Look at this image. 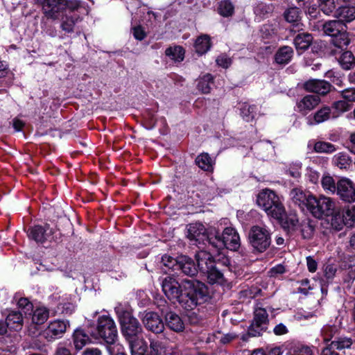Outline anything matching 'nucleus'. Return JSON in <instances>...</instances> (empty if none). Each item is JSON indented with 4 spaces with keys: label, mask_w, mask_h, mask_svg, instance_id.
<instances>
[{
    "label": "nucleus",
    "mask_w": 355,
    "mask_h": 355,
    "mask_svg": "<svg viewBox=\"0 0 355 355\" xmlns=\"http://www.w3.org/2000/svg\"><path fill=\"white\" fill-rule=\"evenodd\" d=\"M345 28H346V26L345 23H343L340 20L329 21L323 25V31L324 33L331 37L338 35Z\"/></svg>",
    "instance_id": "obj_27"
},
{
    "label": "nucleus",
    "mask_w": 355,
    "mask_h": 355,
    "mask_svg": "<svg viewBox=\"0 0 355 355\" xmlns=\"http://www.w3.org/2000/svg\"><path fill=\"white\" fill-rule=\"evenodd\" d=\"M73 344L76 349H81L90 342L89 336L80 329H76L73 335Z\"/></svg>",
    "instance_id": "obj_33"
},
{
    "label": "nucleus",
    "mask_w": 355,
    "mask_h": 355,
    "mask_svg": "<svg viewBox=\"0 0 355 355\" xmlns=\"http://www.w3.org/2000/svg\"><path fill=\"white\" fill-rule=\"evenodd\" d=\"M335 16L343 23L355 19V7L342 5L336 10Z\"/></svg>",
    "instance_id": "obj_23"
},
{
    "label": "nucleus",
    "mask_w": 355,
    "mask_h": 355,
    "mask_svg": "<svg viewBox=\"0 0 355 355\" xmlns=\"http://www.w3.org/2000/svg\"><path fill=\"white\" fill-rule=\"evenodd\" d=\"M342 96L347 102L355 101V89H347L342 92Z\"/></svg>",
    "instance_id": "obj_59"
},
{
    "label": "nucleus",
    "mask_w": 355,
    "mask_h": 355,
    "mask_svg": "<svg viewBox=\"0 0 355 355\" xmlns=\"http://www.w3.org/2000/svg\"><path fill=\"white\" fill-rule=\"evenodd\" d=\"M257 203L268 216L277 220L284 218V206L279 197L273 191L266 189L260 191L257 198Z\"/></svg>",
    "instance_id": "obj_3"
},
{
    "label": "nucleus",
    "mask_w": 355,
    "mask_h": 355,
    "mask_svg": "<svg viewBox=\"0 0 355 355\" xmlns=\"http://www.w3.org/2000/svg\"><path fill=\"white\" fill-rule=\"evenodd\" d=\"M282 351L280 347H276L268 350L262 349H254L250 355H282Z\"/></svg>",
    "instance_id": "obj_54"
},
{
    "label": "nucleus",
    "mask_w": 355,
    "mask_h": 355,
    "mask_svg": "<svg viewBox=\"0 0 355 355\" xmlns=\"http://www.w3.org/2000/svg\"><path fill=\"white\" fill-rule=\"evenodd\" d=\"M338 61L345 70H349L355 65V57L349 51L343 52L338 58Z\"/></svg>",
    "instance_id": "obj_31"
},
{
    "label": "nucleus",
    "mask_w": 355,
    "mask_h": 355,
    "mask_svg": "<svg viewBox=\"0 0 355 355\" xmlns=\"http://www.w3.org/2000/svg\"><path fill=\"white\" fill-rule=\"evenodd\" d=\"M313 37L311 34L300 33L295 37L294 44L297 50L304 51L310 46Z\"/></svg>",
    "instance_id": "obj_32"
},
{
    "label": "nucleus",
    "mask_w": 355,
    "mask_h": 355,
    "mask_svg": "<svg viewBox=\"0 0 355 355\" xmlns=\"http://www.w3.org/2000/svg\"><path fill=\"white\" fill-rule=\"evenodd\" d=\"M343 220L338 225H336V230H340L343 226L352 227L355 224V205L346 206L343 211Z\"/></svg>",
    "instance_id": "obj_21"
},
{
    "label": "nucleus",
    "mask_w": 355,
    "mask_h": 355,
    "mask_svg": "<svg viewBox=\"0 0 355 355\" xmlns=\"http://www.w3.org/2000/svg\"><path fill=\"white\" fill-rule=\"evenodd\" d=\"M128 342L132 355H146V352L148 345L141 336L132 339L131 340H128Z\"/></svg>",
    "instance_id": "obj_25"
},
{
    "label": "nucleus",
    "mask_w": 355,
    "mask_h": 355,
    "mask_svg": "<svg viewBox=\"0 0 355 355\" xmlns=\"http://www.w3.org/2000/svg\"><path fill=\"white\" fill-rule=\"evenodd\" d=\"M234 6L230 0H223L218 5V12L223 17L232 16L234 13Z\"/></svg>",
    "instance_id": "obj_45"
},
{
    "label": "nucleus",
    "mask_w": 355,
    "mask_h": 355,
    "mask_svg": "<svg viewBox=\"0 0 355 355\" xmlns=\"http://www.w3.org/2000/svg\"><path fill=\"white\" fill-rule=\"evenodd\" d=\"M319 6L324 14L329 15L335 10L336 2L334 0H319Z\"/></svg>",
    "instance_id": "obj_53"
},
{
    "label": "nucleus",
    "mask_w": 355,
    "mask_h": 355,
    "mask_svg": "<svg viewBox=\"0 0 355 355\" xmlns=\"http://www.w3.org/2000/svg\"><path fill=\"white\" fill-rule=\"evenodd\" d=\"M301 14V11L296 7H291L285 10L284 17L291 24L292 31L297 32L303 29Z\"/></svg>",
    "instance_id": "obj_15"
},
{
    "label": "nucleus",
    "mask_w": 355,
    "mask_h": 355,
    "mask_svg": "<svg viewBox=\"0 0 355 355\" xmlns=\"http://www.w3.org/2000/svg\"><path fill=\"white\" fill-rule=\"evenodd\" d=\"M209 227L207 230L200 223H191L187 227V237L193 245L204 243L205 241L208 242L209 235Z\"/></svg>",
    "instance_id": "obj_9"
},
{
    "label": "nucleus",
    "mask_w": 355,
    "mask_h": 355,
    "mask_svg": "<svg viewBox=\"0 0 355 355\" xmlns=\"http://www.w3.org/2000/svg\"><path fill=\"white\" fill-rule=\"evenodd\" d=\"M166 325L175 332L183 331L184 324L181 318L173 312H168L165 315Z\"/></svg>",
    "instance_id": "obj_22"
},
{
    "label": "nucleus",
    "mask_w": 355,
    "mask_h": 355,
    "mask_svg": "<svg viewBox=\"0 0 355 355\" xmlns=\"http://www.w3.org/2000/svg\"><path fill=\"white\" fill-rule=\"evenodd\" d=\"M331 85L327 81L322 80L312 79L304 84L305 90L309 92H314L321 95H326L331 90Z\"/></svg>",
    "instance_id": "obj_18"
},
{
    "label": "nucleus",
    "mask_w": 355,
    "mask_h": 355,
    "mask_svg": "<svg viewBox=\"0 0 355 355\" xmlns=\"http://www.w3.org/2000/svg\"><path fill=\"white\" fill-rule=\"evenodd\" d=\"M150 347L154 355H166L168 354L167 347L159 340H150Z\"/></svg>",
    "instance_id": "obj_47"
},
{
    "label": "nucleus",
    "mask_w": 355,
    "mask_h": 355,
    "mask_svg": "<svg viewBox=\"0 0 355 355\" xmlns=\"http://www.w3.org/2000/svg\"><path fill=\"white\" fill-rule=\"evenodd\" d=\"M80 19V17L76 15L71 16L66 15L62 19L61 28L68 33L73 31V28L76 22Z\"/></svg>",
    "instance_id": "obj_43"
},
{
    "label": "nucleus",
    "mask_w": 355,
    "mask_h": 355,
    "mask_svg": "<svg viewBox=\"0 0 355 355\" xmlns=\"http://www.w3.org/2000/svg\"><path fill=\"white\" fill-rule=\"evenodd\" d=\"M249 241L252 246L258 252L265 251L270 245V235L265 227L255 225L249 233Z\"/></svg>",
    "instance_id": "obj_7"
},
{
    "label": "nucleus",
    "mask_w": 355,
    "mask_h": 355,
    "mask_svg": "<svg viewBox=\"0 0 355 355\" xmlns=\"http://www.w3.org/2000/svg\"><path fill=\"white\" fill-rule=\"evenodd\" d=\"M67 8L69 9L71 11H74L79 8H83L85 10L86 14H89V8L88 6L78 0H66L64 10Z\"/></svg>",
    "instance_id": "obj_49"
},
{
    "label": "nucleus",
    "mask_w": 355,
    "mask_h": 355,
    "mask_svg": "<svg viewBox=\"0 0 355 355\" xmlns=\"http://www.w3.org/2000/svg\"><path fill=\"white\" fill-rule=\"evenodd\" d=\"M352 345V340L347 337H340L333 340L331 344L324 347L321 352V355H340L334 349L343 350L348 349Z\"/></svg>",
    "instance_id": "obj_16"
},
{
    "label": "nucleus",
    "mask_w": 355,
    "mask_h": 355,
    "mask_svg": "<svg viewBox=\"0 0 355 355\" xmlns=\"http://www.w3.org/2000/svg\"><path fill=\"white\" fill-rule=\"evenodd\" d=\"M334 107L340 112H344L349 110V105L346 101H338L334 103Z\"/></svg>",
    "instance_id": "obj_60"
},
{
    "label": "nucleus",
    "mask_w": 355,
    "mask_h": 355,
    "mask_svg": "<svg viewBox=\"0 0 355 355\" xmlns=\"http://www.w3.org/2000/svg\"><path fill=\"white\" fill-rule=\"evenodd\" d=\"M210 38L207 35L198 37L195 42V49L198 54L206 53L210 48Z\"/></svg>",
    "instance_id": "obj_36"
},
{
    "label": "nucleus",
    "mask_w": 355,
    "mask_h": 355,
    "mask_svg": "<svg viewBox=\"0 0 355 355\" xmlns=\"http://www.w3.org/2000/svg\"><path fill=\"white\" fill-rule=\"evenodd\" d=\"M141 320L146 329L155 334H160L164 329V324L157 313L146 312L144 313Z\"/></svg>",
    "instance_id": "obj_13"
},
{
    "label": "nucleus",
    "mask_w": 355,
    "mask_h": 355,
    "mask_svg": "<svg viewBox=\"0 0 355 355\" xmlns=\"http://www.w3.org/2000/svg\"><path fill=\"white\" fill-rule=\"evenodd\" d=\"M320 103V98L315 95H306L297 103V108L302 114H307Z\"/></svg>",
    "instance_id": "obj_17"
},
{
    "label": "nucleus",
    "mask_w": 355,
    "mask_h": 355,
    "mask_svg": "<svg viewBox=\"0 0 355 355\" xmlns=\"http://www.w3.org/2000/svg\"><path fill=\"white\" fill-rule=\"evenodd\" d=\"M32 321L37 324H43L49 318V310L46 307H37L34 311L33 310Z\"/></svg>",
    "instance_id": "obj_35"
},
{
    "label": "nucleus",
    "mask_w": 355,
    "mask_h": 355,
    "mask_svg": "<svg viewBox=\"0 0 355 355\" xmlns=\"http://www.w3.org/2000/svg\"><path fill=\"white\" fill-rule=\"evenodd\" d=\"M336 270L337 268L334 264H327L324 269V275L327 279H331L334 277Z\"/></svg>",
    "instance_id": "obj_58"
},
{
    "label": "nucleus",
    "mask_w": 355,
    "mask_h": 355,
    "mask_svg": "<svg viewBox=\"0 0 355 355\" xmlns=\"http://www.w3.org/2000/svg\"><path fill=\"white\" fill-rule=\"evenodd\" d=\"M162 288L166 297L173 303L178 302L183 299L184 291L177 279L172 275L165 277L162 280Z\"/></svg>",
    "instance_id": "obj_8"
},
{
    "label": "nucleus",
    "mask_w": 355,
    "mask_h": 355,
    "mask_svg": "<svg viewBox=\"0 0 355 355\" xmlns=\"http://www.w3.org/2000/svg\"><path fill=\"white\" fill-rule=\"evenodd\" d=\"M301 163L295 162L291 164L289 168L287 170L288 175L294 178H297L301 175Z\"/></svg>",
    "instance_id": "obj_57"
},
{
    "label": "nucleus",
    "mask_w": 355,
    "mask_h": 355,
    "mask_svg": "<svg viewBox=\"0 0 355 355\" xmlns=\"http://www.w3.org/2000/svg\"><path fill=\"white\" fill-rule=\"evenodd\" d=\"M293 54V51L291 47L284 46L281 47L276 53L275 59L277 64H286L288 63Z\"/></svg>",
    "instance_id": "obj_30"
},
{
    "label": "nucleus",
    "mask_w": 355,
    "mask_h": 355,
    "mask_svg": "<svg viewBox=\"0 0 355 355\" xmlns=\"http://www.w3.org/2000/svg\"><path fill=\"white\" fill-rule=\"evenodd\" d=\"M166 55L175 62H182L184 58V50L180 46H171L166 50Z\"/></svg>",
    "instance_id": "obj_40"
},
{
    "label": "nucleus",
    "mask_w": 355,
    "mask_h": 355,
    "mask_svg": "<svg viewBox=\"0 0 355 355\" xmlns=\"http://www.w3.org/2000/svg\"><path fill=\"white\" fill-rule=\"evenodd\" d=\"M336 209V201L330 197L320 195L316 197L309 195L307 209L317 218L329 216L334 214Z\"/></svg>",
    "instance_id": "obj_4"
},
{
    "label": "nucleus",
    "mask_w": 355,
    "mask_h": 355,
    "mask_svg": "<svg viewBox=\"0 0 355 355\" xmlns=\"http://www.w3.org/2000/svg\"><path fill=\"white\" fill-rule=\"evenodd\" d=\"M257 108L255 105L243 104L241 108V115L245 121H252L257 114Z\"/></svg>",
    "instance_id": "obj_41"
},
{
    "label": "nucleus",
    "mask_w": 355,
    "mask_h": 355,
    "mask_svg": "<svg viewBox=\"0 0 355 355\" xmlns=\"http://www.w3.org/2000/svg\"><path fill=\"white\" fill-rule=\"evenodd\" d=\"M333 162L340 168H346L350 164L351 159L347 153H339L334 155Z\"/></svg>",
    "instance_id": "obj_46"
},
{
    "label": "nucleus",
    "mask_w": 355,
    "mask_h": 355,
    "mask_svg": "<svg viewBox=\"0 0 355 355\" xmlns=\"http://www.w3.org/2000/svg\"><path fill=\"white\" fill-rule=\"evenodd\" d=\"M213 77L211 74L207 73L201 76L198 83V89L204 94H208L211 91V85L212 84Z\"/></svg>",
    "instance_id": "obj_42"
},
{
    "label": "nucleus",
    "mask_w": 355,
    "mask_h": 355,
    "mask_svg": "<svg viewBox=\"0 0 355 355\" xmlns=\"http://www.w3.org/2000/svg\"><path fill=\"white\" fill-rule=\"evenodd\" d=\"M204 274L207 275L209 284L223 285L225 282L223 274L218 269L216 264L209 268Z\"/></svg>",
    "instance_id": "obj_28"
},
{
    "label": "nucleus",
    "mask_w": 355,
    "mask_h": 355,
    "mask_svg": "<svg viewBox=\"0 0 355 355\" xmlns=\"http://www.w3.org/2000/svg\"><path fill=\"white\" fill-rule=\"evenodd\" d=\"M116 311L121 326L122 334L127 341L141 336L142 327L137 318L128 311H121L119 309Z\"/></svg>",
    "instance_id": "obj_5"
},
{
    "label": "nucleus",
    "mask_w": 355,
    "mask_h": 355,
    "mask_svg": "<svg viewBox=\"0 0 355 355\" xmlns=\"http://www.w3.org/2000/svg\"><path fill=\"white\" fill-rule=\"evenodd\" d=\"M309 195H306L301 189L295 188L291 191V197L294 203L298 205L300 207L306 205L308 207V200Z\"/></svg>",
    "instance_id": "obj_34"
},
{
    "label": "nucleus",
    "mask_w": 355,
    "mask_h": 355,
    "mask_svg": "<svg viewBox=\"0 0 355 355\" xmlns=\"http://www.w3.org/2000/svg\"><path fill=\"white\" fill-rule=\"evenodd\" d=\"M66 0H44L42 10L48 19H57L64 10Z\"/></svg>",
    "instance_id": "obj_12"
},
{
    "label": "nucleus",
    "mask_w": 355,
    "mask_h": 355,
    "mask_svg": "<svg viewBox=\"0 0 355 355\" xmlns=\"http://www.w3.org/2000/svg\"><path fill=\"white\" fill-rule=\"evenodd\" d=\"M49 229V226L35 225L28 230V237L31 239L35 241L37 243H43L46 240L47 233L46 231Z\"/></svg>",
    "instance_id": "obj_24"
},
{
    "label": "nucleus",
    "mask_w": 355,
    "mask_h": 355,
    "mask_svg": "<svg viewBox=\"0 0 355 355\" xmlns=\"http://www.w3.org/2000/svg\"><path fill=\"white\" fill-rule=\"evenodd\" d=\"M97 333L99 338L103 339L110 347L109 350L114 351L115 347L119 350L121 347L119 344H116L117 338V330L114 320L108 316H101L98 318Z\"/></svg>",
    "instance_id": "obj_6"
},
{
    "label": "nucleus",
    "mask_w": 355,
    "mask_h": 355,
    "mask_svg": "<svg viewBox=\"0 0 355 355\" xmlns=\"http://www.w3.org/2000/svg\"><path fill=\"white\" fill-rule=\"evenodd\" d=\"M196 164L202 170L211 171L213 170L214 162L207 153H202L196 159Z\"/></svg>",
    "instance_id": "obj_37"
},
{
    "label": "nucleus",
    "mask_w": 355,
    "mask_h": 355,
    "mask_svg": "<svg viewBox=\"0 0 355 355\" xmlns=\"http://www.w3.org/2000/svg\"><path fill=\"white\" fill-rule=\"evenodd\" d=\"M314 149L318 153H331L336 149L335 146L329 142L318 141L315 144Z\"/></svg>",
    "instance_id": "obj_50"
},
{
    "label": "nucleus",
    "mask_w": 355,
    "mask_h": 355,
    "mask_svg": "<svg viewBox=\"0 0 355 355\" xmlns=\"http://www.w3.org/2000/svg\"><path fill=\"white\" fill-rule=\"evenodd\" d=\"M82 355H102V353L98 348L88 347L83 352Z\"/></svg>",
    "instance_id": "obj_64"
},
{
    "label": "nucleus",
    "mask_w": 355,
    "mask_h": 355,
    "mask_svg": "<svg viewBox=\"0 0 355 355\" xmlns=\"http://www.w3.org/2000/svg\"><path fill=\"white\" fill-rule=\"evenodd\" d=\"M69 326L68 321L57 320L51 322L44 331L46 337L54 340L62 336Z\"/></svg>",
    "instance_id": "obj_14"
},
{
    "label": "nucleus",
    "mask_w": 355,
    "mask_h": 355,
    "mask_svg": "<svg viewBox=\"0 0 355 355\" xmlns=\"http://www.w3.org/2000/svg\"><path fill=\"white\" fill-rule=\"evenodd\" d=\"M331 110L329 107L324 106L317 111L313 115L315 123H322L330 117Z\"/></svg>",
    "instance_id": "obj_48"
},
{
    "label": "nucleus",
    "mask_w": 355,
    "mask_h": 355,
    "mask_svg": "<svg viewBox=\"0 0 355 355\" xmlns=\"http://www.w3.org/2000/svg\"><path fill=\"white\" fill-rule=\"evenodd\" d=\"M306 176L309 181L313 184H315L318 182L320 177L319 173L311 168H307Z\"/></svg>",
    "instance_id": "obj_61"
},
{
    "label": "nucleus",
    "mask_w": 355,
    "mask_h": 355,
    "mask_svg": "<svg viewBox=\"0 0 355 355\" xmlns=\"http://www.w3.org/2000/svg\"><path fill=\"white\" fill-rule=\"evenodd\" d=\"M296 230L303 239L310 240L314 235L315 225L309 219H305L299 224Z\"/></svg>",
    "instance_id": "obj_26"
},
{
    "label": "nucleus",
    "mask_w": 355,
    "mask_h": 355,
    "mask_svg": "<svg viewBox=\"0 0 355 355\" xmlns=\"http://www.w3.org/2000/svg\"><path fill=\"white\" fill-rule=\"evenodd\" d=\"M208 243L218 250L225 248L236 251L241 245L239 235L232 227L225 228L221 234L215 227H211L209 230Z\"/></svg>",
    "instance_id": "obj_2"
},
{
    "label": "nucleus",
    "mask_w": 355,
    "mask_h": 355,
    "mask_svg": "<svg viewBox=\"0 0 355 355\" xmlns=\"http://www.w3.org/2000/svg\"><path fill=\"white\" fill-rule=\"evenodd\" d=\"M17 305L24 315L31 316L33 312V306L27 298H20L18 300Z\"/></svg>",
    "instance_id": "obj_52"
},
{
    "label": "nucleus",
    "mask_w": 355,
    "mask_h": 355,
    "mask_svg": "<svg viewBox=\"0 0 355 355\" xmlns=\"http://www.w3.org/2000/svg\"><path fill=\"white\" fill-rule=\"evenodd\" d=\"M336 331V327L326 325L321 329L320 335L324 342H328L333 338Z\"/></svg>",
    "instance_id": "obj_51"
},
{
    "label": "nucleus",
    "mask_w": 355,
    "mask_h": 355,
    "mask_svg": "<svg viewBox=\"0 0 355 355\" xmlns=\"http://www.w3.org/2000/svg\"><path fill=\"white\" fill-rule=\"evenodd\" d=\"M291 355H313L311 349L307 346L297 345L291 351Z\"/></svg>",
    "instance_id": "obj_56"
},
{
    "label": "nucleus",
    "mask_w": 355,
    "mask_h": 355,
    "mask_svg": "<svg viewBox=\"0 0 355 355\" xmlns=\"http://www.w3.org/2000/svg\"><path fill=\"white\" fill-rule=\"evenodd\" d=\"M350 42L348 33L345 28L342 32H340L338 35L332 37L331 43L334 46L338 49H343L347 47Z\"/></svg>",
    "instance_id": "obj_38"
},
{
    "label": "nucleus",
    "mask_w": 355,
    "mask_h": 355,
    "mask_svg": "<svg viewBox=\"0 0 355 355\" xmlns=\"http://www.w3.org/2000/svg\"><path fill=\"white\" fill-rule=\"evenodd\" d=\"M162 261L164 266L172 270H178V259H174L168 255H164Z\"/></svg>",
    "instance_id": "obj_55"
},
{
    "label": "nucleus",
    "mask_w": 355,
    "mask_h": 355,
    "mask_svg": "<svg viewBox=\"0 0 355 355\" xmlns=\"http://www.w3.org/2000/svg\"><path fill=\"white\" fill-rule=\"evenodd\" d=\"M337 195L347 202L355 201V184L348 178H343L337 182Z\"/></svg>",
    "instance_id": "obj_11"
},
{
    "label": "nucleus",
    "mask_w": 355,
    "mask_h": 355,
    "mask_svg": "<svg viewBox=\"0 0 355 355\" xmlns=\"http://www.w3.org/2000/svg\"><path fill=\"white\" fill-rule=\"evenodd\" d=\"M278 220L282 223L284 228L290 230H296L300 224L297 216L294 214L287 216L285 214L284 218Z\"/></svg>",
    "instance_id": "obj_44"
},
{
    "label": "nucleus",
    "mask_w": 355,
    "mask_h": 355,
    "mask_svg": "<svg viewBox=\"0 0 355 355\" xmlns=\"http://www.w3.org/2000/svg\"><path fill=\"white\" fill-rule=\"evenodd\" d=\"M216 62L219 66L227 68L231 64V59L225 55H222L216 59Z\"/></svg>",
    "instance_id": "obj_63"
},
{
    "label": "nucleus",
    "mask_w": 355,
    "mask_h": 355,
    "mask_svg": "<svg viewBox=\"0 0 355 355\" xmlns=\"http://www.w3.org/2000/svg\"><path fill=\"white\" fill-rule=\"evenodd\" d=\"M321 184L323 190L329 194H334L337 191V183L333 177L329 175H324L321 179Z\"/></svg>",
    "instance_id": "obj_39"
},
{
    "label": "nucleus",
    "mask_w": 355,
    "mask_h": 355,
    "mask_svg": "<svg viewBox=\"0 0 355 355\" xmlns=\"http://www.w3.org/2000/svg\"><path fill=\"white\" fill-rule=\"evenodd\" d=\"M178 270H181L184 274L191 277L194 276L198 272L193 261L185 255L178 257Z\"/></svg>",
    "instance_id": "obj_20"
},
{
    "label": "nucleus",
    "mask_w": 355,
    "mask_h": 355,
    "mask_svg": "<svg viewBox=\"0 0 355 355\" xmlns=\"http://www.w3.org/2000/svg\"><path fill=\"white\" fill-rule=\"evenodd\" d=\"M198 267L200 272L205 273L215 264L213 256L207 251H199L196 254Z\"/></svg>",
    "instance_id": "obj_19"
},
{
    "label": "nucleus",
    "mask_w": 355,
    "mask_h": 355,
    "mask_svg": "<svg viewBox=\"0 0 355 355\" xmlns=\"http://www.w3.org/2000/svg\"><path fill=\"white\" fill-rule=\"evenodd\" d=\"M184 291L183 299L180 305L186 310H191L200 304L209 297L207 286L202 282L194 279H184L182 282Z\"/></svg>",
    "instance_id": "obj_1"
},
{
    "label": "nucleus",
    "mask_w": 355,
    "mask_h": 355,
    "mask_svg": "<svg viewBox=\"0 0 355 355\" xmlns=\"http://www.w3.org/2000/svg\"><path fill=\"white\" fill-rule=\"evenodd\" d=\"M268 323V313L265 309L257 308L254 310L253 321L249 328L248 334L251 336H259L267 329Z\"/></svg>",
    "instance_id": "obj_10"
},
{
    "label": "nucleus",
    "mask_w": 355,
    "mask_h": 355,
    "mask_svg": "<svg viewBox=\"0 0 355 355\" xmlns=\"http://www.w3.org/2000/svg\"><path fill=\"white\" fill-rule=\"evenodd\" d=\"M8 329L17 331L21 329L23 324L22 313L18 311H12L6 318Z\"/></svg>",
    "instance_id": "obj_29"
},
{
    "label": "nucleus",
    "mask_w": 355,
    "mask_h": 355,
    "mask_svg": "<svg viewBox=\"0 0 355 355\" xmlns=\"http://www.w3.org/2000/svg\"><path fill=\"white\" fill-rule=\"evenodd\" d=\"M132 33L135 38L138 40H142L146 37V33L140 26L134 27L132 28Z\"/></svg>",
    "instance_id": "obj_62"
}]
</instances>
